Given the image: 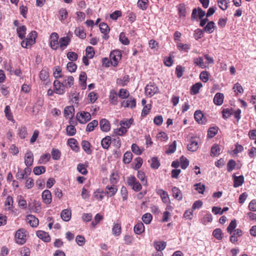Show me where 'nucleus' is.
<instances>
[{
  "label": "nucleus",
  "instance_id": "obj_32",
  "mask_svg": "<svg viewBox=\"0 0 256 256\" xmlns=\"http://www.w3.org/2000/svg\"><path fill=\"white\" fill-rule=\"evenodd\" d=\"M122 232L121 226L119 224H114L112 228V233L115 236H119Z\"/></svg>",
  "mask_w": 256,
  "mask_h": 256
},
{
  "label": "nucleus",
  "instance_id": "obj_20",
  "mask_svg": "<svg viewBox=\"0 0 256 256\" xmlns=\"http://www.w3.org/2000/svg\"><path fill=\"white\" fill-rule=\"evenodd\" d=\"M74 78L72 76H66L62 81L64 88H69L74 84Z\"/></svg>",
  "mask_w": 256,
  "mask_h": 256
},
{
  "label": "nucleus",
  "instance_id": "obj_37",
  "mask_svg": "<svg viewBox=\"0 0 256 256\" xmlns=\"http://www.w3.org/2000/svg\"><path fill=\"white\" fill-rule=\"evenodd\" d=\"M87 78L86 74L85 72H82L80 73L79 77L80 81L81 82V85L84 89L86 88V80Z\"/></svg>",
  "mask_w": 256,
  "mask_h": 256
},
{
  "label": "nucleus",
  "instance_id": "obj_61",
  "mask_svg": "<svg viewBox=\"0 0 256 256\" xmlns=\"http://www.w3.org/2000/svg\"><path fill=\"white\" fill-rule=\"evenodd\" d=\"M76 133V129L74 126L70 125L66 127V134L69 136H72Z\"/></svg>",
  "mask_w": 256,
  "mask_h": 256
},
{
  "label": "nucleus",
  "instance_id": "obj_45",
  "mask_svg": "<svg viewBox=\"0 0 256 256\" xmlns=\"http://www.w3.org/2000/svg\"><path fill=\"white\" fill-rule=\"evenodd\" d=\"M148 0H138V6L142 10H146L148 8Z\"/></svg>",
  "mask_w": 256,
  "mask_h": 256
},
{
  "label": "nucleus",
  "instance_id": "obj_56",
  "mask_svg": "<svg viewBox=\"0 0 256 256\" xmlns=\"http://www.w3.org/2000/svg\"><path fill=\"white\" fill-rule=\"evenodd\" d=\"M222 232L220 228L215 229L212 232L214 236L218 240H221L222 238Z\"/></svg>",
  "mask_w": 256,
  "mask_h": 256
},
{
  "label": "nucleus",
  "instance_id": "obj_33",
  "mask_svg": "<svg viewBox=\"0 0 256 256\" xmlns=\"http://www.w3.org/2000/svg\"><path fill=\"white\" fill-rule=\"evenodd\" d=\"M68 142L73 150L77 152L79 148L77 145L78 142L74 138H71L68 139Z\"/></svg>",
  "mask_w": 256,
  "mask_h": 256
},
{
  "label": "nucleus",
  "instance_id": "obj_59",
  "mask_svg": "<svg viewBox=\"0 0 256 256\" xmlns=\"http://www.w3.org/2000/svg\"><path fill=\"white\" fill-rule=\"evenodd\" d=\"M67 16L68 12L66 9L62 8L59 10V18L62 22L64 21Z\"/></svg>",
  "mask_w": 256,
  "mask_h": 256
},
{
  "label": "nucleus",
  "instance_id": "obj_57",
  "mask_svg": "<svg viewBox=\"0 0 256 256\" xmlns=\"http://www.w3.org/2000/svg\"><path fill=\"white\" fill-rule=\"evenodd\" d=\"M180 166L182 169H186L189 164L188 160L183 156L180 158Z\"/></svg>",
  "mask_w": 256,
  "mask_h": 256
},
{
  "label": "nucleus",
  "instance_id": "obj_17",
  "mask_svg": "<svg viewBox=\"0 0 256 256\" xmlns=\"http://www.w3.org/2000/svg\"><path fill=\"white\" fill-rule=\"evenodd\" d=\"M71 210L68 208L62 210L60 214L62 218L65 222L69 221L71 218Z\"/></svg>",
  "mask_w": 256,
  "mask_h": 256
},
{
  "label": "nucleus",
  "instance_id": "obj_44",
  "mask_svg": "<svg viewBox=\"0 0 256 256\" xmlns=\"http://www.w3.org/2000/svg\"><path fill=\"white\" fill-rule=\"evenodd\" d=\"M236 220H232L229 226L227 228V232L230 234H232V232H234V230L236 228Z\"/></svg>",
  "mask_w": 256,
  "mask_h": 256
},
{
  "label": "nucleus",
  "instance_id": "obj_1",
  "mask_svg": "<svg viewBox=\"0 0 256 256\" xmlns=\"http://www.w3.org/2000/svg\"><path fill=\"white\" fill-rule=\"evenodd\" d=\"M27 238V232L24 228L18 229L15 234L16 242L20 245L24 244Z\"/></svg>",
  "mask_w": 256,
  "mask_h": 256
},
{
  "label": "nucleus",
  "instance_id": "obj_43",
  "mask_svg": "<svg viewBox=\"0 0 256 256\" xmlns=\"http://www.w3.org/2000/svg\"><path fill=\"white\" fill-rule=\"evenodd\" d=\"M98 122L96 120H93L92 122L88 124L86 126V130L90 132L94 130L95 127L98 126Z\"/></svg>",
  "mask_w": 256,
  "mask_h": 256
},
{
  "label": "nucleus",
  "instance_id": "obj_47",
  "mask_svg": "<svg viewBox=\"0 0 256 256\" xmlns=\"http://www.w3.org/2000/svg\"><path fill=\"white\" fill-rule=\"evenodd\" d=\"M95 52L94 49L92 46H88L86 47V56L89 58H92Z\"/></svg>",
  "mask_w": 256,
  "mask_h": 256
},
{
  "label": "nucleus",
  "instance_id": "obj_62",
  "mask_svg": "<svg viewBox=\"0 0 256 256\" xmlns=\"http://www.w3.org/2000/svg\"><path fill=\"white\" fill-rule=\"evenodd\" d=\"M129 96L128 92L124 88H122L119 91L118 96L121 98H126Z\"/></svg>",
  "mask_w": 256,
  "mask_h": 256
},
{
  "label": "nucleus",
  "instance_id": "obj_41",
  "mask_svg": "<svg viewBox=\"0 0 256 256\" xmlns=\"http://www.w3.org/2000/svg\"><path fill=\"white\" fill-rule=\"evenodd\" d=\"M49 76V72L47 69H42L40 73V78L42 80H46Z\"/></svg>",
  "mask_w": 256,
  "mask_h": 256
},
{
  "label": "nucleus",
  "instance_id": "obj_24",
  "mask_svg": "<svg viewBox=\"0 0 256 256\" xmlns=\"http://www.w3.org/2000/svg\"><path fill=\"white\" fill-rule=\"evenodd\" d=\"M134 230L136 234H140L144 231V226L142 222H138L134 228Z\"/></svg>",
  "mask_w": 256,
  "mask_h": 256
},
{
  "label": "nucleus",
  "instance_id": "obj_4",
  "mask_svg": "<svg viewBox=\"0 0 256 256\" xmlns=\"http://www.w3.org/2000/svg\"><path fill=\"white\" fill-rule=\"evenodd\" d=\"M91 118V115L88 112H82L76 114V119L80 124H86Z\"/></svg>",
  "mask_w": 256,
  "mask_h": 256
},
{
  "label": "nucleus",
  "instance_id": "obj_52",
  "mask_svg": "<svg viewBox=\"0 0 256 256\" xmlns=\"http://www.w3.org/2000/svg\"><path fill=\"white\" fill-rule=\"evenodd\" d=\"M133 121L134 120L132 118L120 121V125L126 128V129L128 128L130 126V125L132 123Z\"/></svg>",
  "mask_w": 256,
  "mask_h": 256
},
{
  "label": "nucleus",
  "instance_id": "obj_9",
  "mask_svg": "<svg viewBox=\"0 0 256 256\" xmlns=\"http://www.w3.org/2000/svg\"><path fill=\"white\" fill-rule=\"evenodd\" d=\"M100 130L102 132H108L110 130V122L105 118L102 119L100 122Z\"/></svg>",
  "mask_w": 256,
  "mask_h": 256
},
{
  "label": "nucleus",
  "instance_id": "obj_50",
  "mask_svg": "<svg viewBox=\"0 0 256 256\" xmlns=\"http://www.w3.org/2000/svg\"><path fill=\"white\" fill-rule=\"evenodd\" d=\"M132 154L130 152H126L124 155L123 161L125 164H129L132 159Z\"/></svg>",
  "mask_w": 256,
  "mask_h": 256
},
{
  "label": "nucleus",
  "instance_id": "obj_15",
  "mask_svg": "<svg viewBox=\"0 0 256 256\" xmlns=\"http://www.w3.org/2000/svg\"><path fill=\"white\" fill-rule=\"evenodd\" d=\"M37 236L45 242H49L50 240V238L48 234L43 230H38L36 232Z\"/></svg>",
  "mask_w": 256,
  "mask_h": 256
},
{
  "label": "nucleus",
  "instance_id": "obj_21",
  "mask_svg": "<svg viewBox=\"0 0 256 256\" xmlns=\"http://www.w3.org/2000/svg\"><path fill=\"white\" fill-rule=\"evenodd\" d=\"M74 109L73 106H69L65 108L64 110V116L66 118L70 119L74 116Z\"/></svg>",
  "mask_w": 256,
  "mask_h": 256
},
{
  "label": "nucleus",
  "instance_id": "obj_40",
  "mask_svg": "<svg viewBox=\"0 0 256 256\" xmlns=\"http://www.w3.org/2000/svg\"><path fill=\"white\" fill-rule=\"evenodd\" d=\"M50 158V154H46L42 155L39 160L38 163L40 164H46L49 161Z\"/></svg>",
  "mask_w": 256,
  "mask_h": 256
},
{
  "label": "nucleus",
  "instance_id": "obj_26",
  "mask_svg": "<svg viewBox=\"0 0 256 256\" xmlns=\"http://www.w3.org/2000/svg\"><path fill=\"white\" fill-rule=\"evenodd\" d=\"M216 26L214 22L211 21L208 22L207 24L204 26V30L208 34H212L214 32Z\"/></svg>",
  "mask_w": 256,
  "mask_h": 256
},
{
  "label": "nucleus",
  "instance_id": "obj_51",
  "mask_svg": "<svg viewBox=\"0 0 256 256\" xmlns=\"http://www.w3.org/2000/svg\"><path fill=\"white\" fill-rule=\"evenodd\" d=\"M178 48L180 50H184V52H188L190 49V45L188 44H183L182 43L178 42L176 44Z\"/></svg>",
  "mask_w": 256,
  "mask_h": 256
},
{
  "label": "nucleus",
  "instance_id": "obj_16",
  "mask_svg": "<svg viewBox=\"0 0 256 256\" xmlns=\"http://www.w3.org/2000/svg\"><path fill=\"white\" fill-rule=\"evenodd\" d=\"M187 148L190 151H196L198 148V142L194 138H191L190 140V143L188 144Z\"/></svg>",
  "mask_w": 256,
  "mask_h": 256
},
{
  "label": "nucleus",
  "instance_id": "obj_48",
  "mask_svg": "<svg viewBox=\"0 0 256 256\" xmlns=\"http://www.w3.org/2000/svg\"><path fill=\"white\" fill-rule=\"evenodd\" d=\"M46 172V168L44 166H36L34 168L33 172L36 175H40Z\"/></svg>",
  "mask_w": 256,
  "mask_h": 256
},
{
  "label": "nucleus",
  "instance_id": "obj_63",
  "mask_svg": "<svg viewBox=\"0 0 256 256\" xmlns=\"http://www.w3.org/2000/svg\"><path fill=\"white\" fill-rule=\"evenodd\" d=\"M18 204L19 206L22 208H26V202L22 196H18Z\"/></svg>",
  "mask_w": 256,
  "mask_h": 256
},
{
  "label": "nucleus",
  "instance_id": "obj_27",
  "mask_svg": "<svg viewBox=\"0 0 256 256\" xmlns=\"http://www.w3.org/2000/svg\"><path fill=\"white\" fill-rule=\"evenodd\" d=\"M111 144V137L110 136H106L103 138L101 140L102 146L104 149H108Z\"/></svg>",
  "mask_w": 256,
  "mask_h": 256
},
{
  "label": "nucleus",
  "instance_id": "obj_30",
  "mask_svg": "<svg viewBox=\"0 0 256 256\" xmlns=\"http://www.w3.org/2000/svg\"><path fill=\"white\" fill-rule=\"evenodd\" d=\"M240 230L236 229L235 230L234 232L232 234V235L230 237V241L232 243H236L238 240V238L240 237Z\"/></svg>",
  "mask_w": 256,
  "mask_h": 256
},
{
  "label": "nucleus",
  "instance_id": "obj_31",
  "mask_svg": "<svg viewBox=\"0 0 256 256\" xmlns=\"http://www.w3.org/2000/svg\"><path fill=\"white\" fill-rule=\"evenodd\" d=\"M154 246L157 251H162L166 246V242H154Z\"/></svg>",
  "mask_w": 256,
  "mask_h": 256
},
{
  "label": "nucleus",
  "instance_id": "obj_10",
  "mask_svg": "<svg viewBox=\"0 0 256 256\" xmlns=\"http://www.w3.org/2000/svg\"><path fill=\"white\" fill-rule=\"evenodd\" d=\"M34 162V155L31 151H28L24 156V164L28 166H31Z\"/></svg>",
  "mask_w": 256,
  "mask_h": 256
},
{
  "label": "nucleus",
  "instance_id": "obj_6",
  "mask_svg": "<svg viewBox=\"0 0 256 256\" xmlns=\"http://www.w3.org/2000/svg\"><path fill=\"white\" fill-rule=\"evenodd\" d=\"M158 92V88L154 84H149L145 88V92L146 95L151 97Z\"/></svg>",
  "mask_w": 256,
  "mask_h": 256
},
{
  "label": "nucleus",
  "instance_id": "obj_28",
  "mask_svg": "<svg viewBox=\"0 0 256 256\" xmlns=\"http://www.w3.org/2000/svg\"><path fill=\"white\" fill-rule=\"evenodd\" d=\"M194 63L196 66H198L202 68H204L206 66V64L204 62V60L202 57L194 58Z\"/></svg>",
  "mask_w": 256,
  "mask_h": 256
},
{
  "label": "nucleus",
  "instance_id": "obj_11",
  "mask_svg": "<svg viewBox=\"0 0 256 256\" xmlns=\"http://www.w3.org/2000/svg\"><path fill=\"white\" fill-rule=\"evenodd\" d=\"M122 106L124 108H134L136 106V100L134 98H130L126 100H124L121 104Z\"/></svg>",
  "mask_w": 256,
  "mask_h": 256
},
{
  "label": "nucleus",
  "instance_id": "obj_22",
  "mask_svg": "<svg viewBox=\"0 0 256 256\" xmlns=\"http://www.w3.org/2000/svg\"><path fill=\"white\" fill-rule=\"evenodd\" d=\"M224 96L222 93H216L214 98V102L218 106L222 104L224 102Z\"/></svg>",
  "mask_w": 256,
  "mask_h": 256
},
{
  "label": "nucleus",
  "instance_id": "obj_54",
  "mask_svg": "<svg viewBox=\"0 0 256 256\" xmlns=\"http://www.w3.org/2000/svg\"><path fill=\"white\" fill-rule=\"evenodd\" d=\"M61 154L58 149L53 148L52 151V156L54 160H58L60 158Z\"/></svg>",
  "mask_w": 256,
  "mask_h": 256
},
{
  "label": "nucleus",
  "instance_id": "obj_64",
  "mask_svg": "<svg viewBox=\"0 0 256 256\" xmlns=\"http://www.w3.org/2000/svg\"><path fill=\"white\" fill-rule=\"evenodd\" d=\"M66 68L70 72H73L76 70L77 66L72 62H70L68 63Z\"/></svg>",
  "mask_w": 256,
  "mask_h": 256
},
{
  "label": "nucleus",
  "instance_id": "obj_58",
  "mask_svg": "<svg viewBox=\"0 0 256 256\" xmlns=\"http://www.w3.org/2000/svg\"><path fill=\"white\" fill-rule=\"evenodd\" d=\"M229 0H218V3L219 7L222 10H225L228 8V4Z\"/></svg>",
  "mask_w": 256,
  "mask_h": 256
},
{
  "label": "nucleus",
  "instance_id": "obj_19",
  "mask_svg": "<svg viewBox=\"0 0 256 256\" xmlns=\"http://www.w3.org/2000/svg\"><path fill=\"white\" fill-rule=\"evenodd\" d=\"M26 220L31 226L36 228L38 225V220L34 215L30 214L27 216Z\"/></svg>",
  "mask_w": 256,
  "mask_h": 256
},
{
  "label": "nucleus",
  "instance_id": "obj_14",
  "mask_svg": "<svg viewBox=\"0 0 256 256\" xmlns=\"http://www.w3.org/2000/svg\"><path fill=\"white\" fill-rule=\"evenodd\" d=\"M194 116L196 120L200 124H204L206 122V118L200 110H196L195 112Z\"/></svg>",
  "mask_w": 256,
  "mask_h": 256
},
{
  "label": "nucleus",
  "instance_id": "obj_35",
  "mask_svg": "<svg viewBox=\"0 0 256 256\" xmlns=\"http://www.w3.org/2000/svg\"><path fill=\"white\" fill-rule=\"evenodd\" d=\"M82 146L83 150L88 154H90L92 153V150H90V143L86 140H83L81 144Z\"/></svg>",
  "mask_w": 256,
  "mask_h": 256
},
{
  "label": "nucleus",
  "instance_id": "obj_25",
  "mask_svg": "<svg viewBox=\"0 0 256 256\" xmlns=\"http://www.w3.org/2000/svg\"><path fill=\"white\" fill-rule=\"evenodd\" d=\"M172 193L173 196L178 200H180L182 198V194L180 190L174 186L172 188Z\"/></svg>",
  "mask_w": 256,
  "mask_h": 256
},
{
  "label": "nucleus",
  "instance_id": "obj_60",
  "mask_svg": "<svg viewBox=\"0 0 256 256\" xmlns=\"http://www.w3.org/2000/svg\"><path fill=\"white\" fill-rule=\"evenodd\" d=\"M67 58L73 62L77 60L78 56L75 52H70L67 54Z\"/></svg>",
  "mask_w": 256,
  "mask_h": 256
},
{
  "label": "nucleus",
  "instance_id": "obj_7",
  "mask_svg": "<svg viewBox=\"0 0 256 256\" xmlns=\"http://www.w3.org/2000/svg\"><path fill=\"white\" fill-rule=\"evenodd\" d=\"M58 34L56 32H52L50 36V46L54 50H57L59 47V41Z\"/></svg>",
  "mask_w": 256,
  "mask_h": 256
},
{
  "label": "nucleus",
  "instance_id": "obj_46",
  "mask_svg": "<svg viewBox=\"0 0 256 256\" xmlns=\"http://www.w3.org/2000/svg\"><path fill=\"white\" fill-rule=\"evenodd\" d=\"M152 219V215L150 213H146L142 216V220L143 222L146 224H150Z\"/></svg>",
  "mask_w": 256,
  "mask_h": 256
},
{
  "label": "nucleus",
  "instance_id": "obj_13",
  "mask_svg": "<svg viewBox=\"0 0 256 256\" xmlns=\"http://www.w3.org/2000/svg\"><path fill=\"white\" fill-rule=\"evenodd\" d=\"M118 191V188L114 185L112 186H107L105 189V194H107L108 196H112L115 195Z\"/></svg>",
  "mask_w": 256,
  "mask_h": 256
},
{
  "label": "nucleus",
  "instance_id": "obj_34",
  "mask_svg": "<svg viewBox=\"0 0 256 256\" xmlns=\"http://www.w3.org/2000/svg\"><path fill=\"white\" fill-rule=\"evenodd\" d=\"M74 34L82 39L84 38L86 36V33L82 28H76L74 30Z\"/></svg>",
  "mask_w": 256,
  "mask_h": 256
},
{
  "label": "nucleus",
  "instance_id": "obj_5",
  "mask_svg": "<svg viewBox=\"0 0 256 256\" xmlns=\"http://www.w3.org/2000/svg\"><path fill=\"white\" fill-rule=\"evenodd\" d=\"M222 117L224 118H228L230 115H234L235 118L236 119L237 122H238V120L240 118V110H238L236 111L234 114L232 112V110L228 108H224L222 112Z\"/></svg>",
  "mask_w": 256,
  "mask_h": 256
},
{
  "label": "nucleus",
  "instance_id": "obj_55",
  "mask_svg": "<svg viewBox=\"0 0 256 256\" xmlns=\"http://www.w3.org/2000/svg\"><path fill=\"white\" fill-rule=\"evenodd\" d=\"M212 220V216L210 214H206L202 220V222L206 225L208 222H210Z\"/></svg>",
  "mask_w": 256,
  "mask_h": 256
},
{
  "label": "nucleus",
  "instance_id": "obj_8",
  "mask_svg": "<svg viewBox=\"0 0 256 256\" xmlns=\"http://www.w3.org/2000/svg\"><path fill=\"white\" fill-rule=\"evenodd\" d=\"M54 91L58 94H62L65 92V88L62 84L58 80H55L54 82Z\"/></svg>",
  "mask_w": 256,
  "mask_h": 256
},
{
  "label": "nucleus",
  "instance_id": "obj_18",
  "mask_svg": "<svg viewBox=\"0 0 256 256\" xmlns=\"http://www.w3.org/2000/svg\"><path fill=\"white\" fill-rule=\"evenodd\" d=\"M156 193L160 196V198L164 203H168L170 198L168 193L162 189H158L156 190Z\"/></svg>",
  "mask_w": 256,
  "mask_h": 256
},
{
  "label": "nucleus",
  "instance_id": "obj_53",
  "mask_svg": "<svg viewBox=\"0 0 256 256\" xmlns=\"http://www.w3.org/2000/svg\"><path fill=\"white\" fill-rule=\"evenodd\" d=\"M178 14L180 17H184L186 15L185 6L184 4H180L178 6Z\"/></svg>",
  "mask_w": 256,
  "mask_h": 256
},
{
  "label": "nucleus",
  "instance_id": "obj_29",
  "mask_svg": "<svg viewBox=\"0 0 256 256\" xmlns=\"http://www.w3.org/2000/svg\"><path fill=\"white\" fill-rule=\"evenodd\" d=\"M26 26H19L16 29L17 34H18V37L20 39H22L25 37V34H26Z\"/></svg>",
  "mask_w": 256,
  "mask_h": 256
},
{
  "label": "nucleus",
  "instance_id": "obj_38",
  "mask_svg": "<svg viewBox=\"0 0 256 256\" xmlns=\"http://www.w3.org/2000/svg\"><path fill=\"white\" fill-rule=\"evenodd\" d=\"M110 102L112 104L116 105L118 103V94L114 91H111L110 94Z\"/></svg>",
  "mask_w": 256,
  "mask_h": 256
},
{
  "label": "nucleus",
  "instance_id": "obj_49",
  "mask_svg": "<svg viewBox=\"0 0 256 256\" xmlns=\"http://www.w3.org/2000/svg\"><path fill=\"white\" fill-rule=\"evenodd\" d=\"M119 40L122 44L124 45H128L130 41L128 38L126 36L125 34L123 32H121L119 36Z\"/></svg>",
  "mask_w": 256,
  "mask_h": 256
},
{
  "label": "nucleus",
  "instance_id": "obj_36",
  "mask_svg": "<svg viewBox=\"0 0 256 256\" xmlns=\"http://www.w3.org/2000/svg\"><path fill=\"white\" fill-rule=\"evenodd\" d=\"M220 148L218 144H214L211 148V155L213 156H218L220 153Z\"/></svg>",
  "mask_w": 256,
  "mask_h": 256
},
{
  "label": "nucleus",
  "instance_id": "obj_2",
  "mask_svg": "<svg viewBox=\"0 0 256 256\" xmlns=\"http://www.w3.org/2000/svg\"><path fill=\"white\" fill-rule=\"evenodd\" d=\"M127 183L128 185L130 186L132 189L134 191H140L142 188L141 184L134 176H130L128 177Z\"/></svg>",
  "mask_w": 256,
  "mask_h": 256
},
{
  "label": "nucleus",
  "instance_id": "obj_39",
  "mask_svg": "<svg viewBox=\"0 0 256 256\" xmlns=\"http://www.w3.org/2000/svg\"><path fill=\"white\" fill-rule=\"evenodd\" d=\"M100 29L104 34H108L110 32V28L108 25L104 22L100 23L99 25Z\"/></svg>",
  "mask_w": 256,
  "mask_h": 256
},
{
  "label": "nucleus",
  "instance_id": "obj_42",
  "mask_svg": "<svg viewBox=\"0 0 256 256\" xmlns=\"http://www.w3.org/2000/svg\"><path fill=\"white\" fill-rule=\"evenodd\" d=\"M202 86V84L200 82H197L192 86L191 87V92L194 94H196L198 93L199 90Z\"/></svg>",
  "mask_w": 256,
  "mask_h": 256
},
{
  "label": "nucleus",
  "instance_id": "obj_3",
  "mask_svg": "<svg viewBox=\"0 0 256 256\" xmlns=\"http://www.w3.org/2000/svg\"><path fill=\"white\" fill-rule=\"evenodd\" d=\"M121 56L122 54L120 50H115L112 52L110 56L112 64L114 66H116L118 62L121 59Z\"/></svg>",
  "mask_w": 256,
  "mask_h": 256
},
{
  "label": "nucleus",
  "instance_id": "obj_23",
  "mask_svg": "<svg viewBox=\"0 0 256 256\" xmlns=\"http://www.w3.org/2000/svg\"><path fill=\"white\" fill-rule=\"evenodd\" d=\"M70 42V39L68 36L61 38L59 40V46L61 48H65Z\"/></svg>",
  "mask_w": 256,
  "mask_h": 256
},
{
  "label": "nucleus",
  "instance_id": "obj_12",
  "mask_svg": "<svg viewBox=\"0 0 256 256\" xmlns=\"http://www.w3.org/2000/svg\"><path fill=\"white\" fill-rule=\"evenodd\" d=\"M42 198L43 202L46 204H50L52 202V197L50 192L46 190L42 193Z\"/></svg>",
  "mask_w": 256,
  "mask_h": 256
}]
</instances>
